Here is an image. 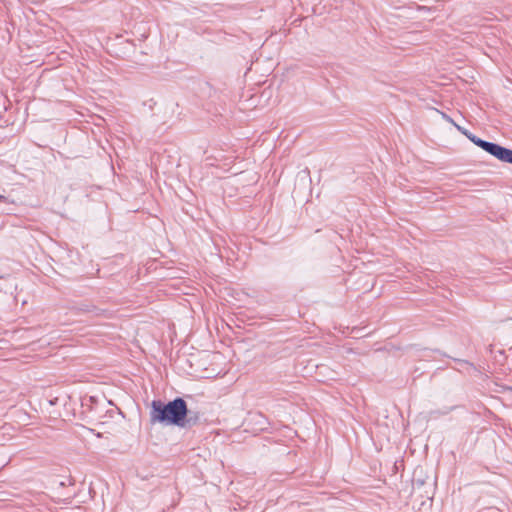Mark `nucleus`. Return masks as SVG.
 Wrapping results in <instances>:
<instances>
[{
	"label": "nucleus",
	"mask_w": 512,
	"mask_h": 512,
	"mask_svg": "<svg viewBox=\"0 0 512 512\" xmlns=\"http://www.w3.org/2000/svg\"><path fill=\"white\" fill-rule=\"evenodd\" d=\"M187 416V404L183 398L177 397L168 403L153 400L150 411L151 423L182 426Z\"/></svg>",
	"instance_id": "obj_1"
},
{
	"label": "nucleus",
	"mask_w": 512,
	"mask_h": 512,
	"mask_svg": "<svg viewBox=\"0 0 512 512\" xmlns=\"http://www.w3.org/2000/svg\"><path fill=\"white\" fill-rule=\"evenodd\" d=\"M485 145L484 151L494 156L501 162L512 164V150L503 147L499 144L488 142Z\"/></svg>",
	"instance_id": "obj_2"
},
{
	"label": "nucleus",
	"mask_w": 512,
	"mask_h": 512,
	"mask_svg": "<svg viewBox=\"0 0 512 512\" xmlns=\"http://www.w3.org/2000/svg\"><path fill=\"white\" fill-rule=\"evenodd\" d=\"M200 416L198 412L190 411L187 409V416L184 418L181 427H191L199 422Z\"/></svg>",
	"instance_id": "obj_3"
},
{
	"label": "nucleus",
	"mask_w": 512,
	"mask_h": 512,
	"mask_svg": "<svg viewBox=\"0 0 512 512\" xmlns=\"http://www.w3.org/2000/svg\"><path fill=\"white\" fill-rule=\"evenodd\" d=\"M470 141L483 150L485 149L484 144H487L489 142V141H486V140H483V139L477 137L476 135H471Z\"/></svg>",
	"instance_id": "obj_4"
},
{
	"label": "nucleus",
	"mask_w": 512,
	"mask_h": 512,
	"mask_svg": "<svg viewBox=\"0 0 512 512\" xmlns=\"http://www.w3.org/2000/svg\"><path fill=\"white\" fill-rule=\"evenodd\" d=\"M84 311L98 314V309L95 306H86Z\"/></svg>",
	"instance_id": "obj_5"
},
{
	"label": "nucleus",
	"mask_w": 512,
	"mask_h": 512,
	"mask_svg": "<svg viewBox=\"0 0 512 512\" xmlns=\"http://www.w3.org/2000/svg\"><path fill=\"white\" fill-rule=\"evenodd\" d=\"M458 129H459L460 131H462V133H463V134H464V135H465V136L470 140L471 135H473L472 133H470V132H469V131H467V130H462L459 126H458Z\"/></svg>",
	"instance_id": "obj_6"
}]
</instances>
